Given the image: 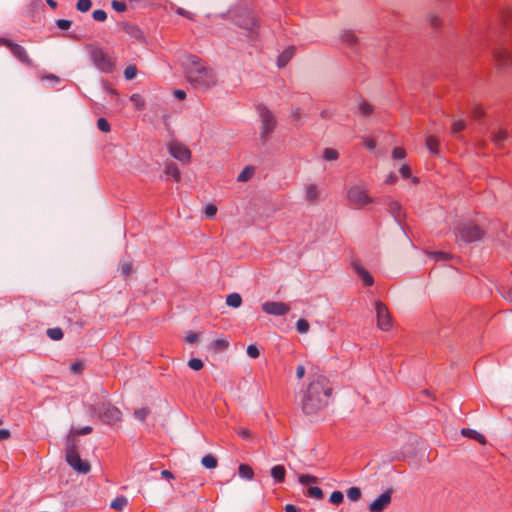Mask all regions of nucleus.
Here are the masks:
<instances>
[{
  "label": "nucleus",
  "instance_id": "nucleus-1",
  "mask_svg": "<svg viewBox=\"0 0 512 512\" xmlns=\"http://www.w3.org/2000/svg\"><path fill=\"white\" fill-rule=\"evenodd\" d=\"M332 393L329 380L323 375H317L310 381L302 397V410L305 414H315L328 404Z\"/></svg>",
  "mask_w": 512,
  "mask_h": 512
},
{
  "label": "nucleus",
  "instance_id": "nucleus-2",
  "mask_svg": "<svg viewBox=\"0 0 512 512\" xmlns=\"http://www.w3.org/2000/svg\"><path fill=\"white\" fill-rule=\"evenodd\" d=\"M185 74L189 84L199 91H207L218 84L215 69L195 55L187 58Z\"/></svg>",
  "mask_w": 512,
  "mask_h": 512
},
{
  "label": "nucleus",
  "instance_id": "nucleus-3",
  "mask_svg": "<svg viewBox=\"0 0 512 512\" xmlns=\"http://www.w3.org/2000/svg\"><path fill=\"white\" fill-rule=\"evenodd\" d=\"M67 463L78 473L87 474L90 471V465L82 461L77 450L75 439L68 437L65 449Z\"/></svg>",
  "mask_w": 512,
  "mask_h": 512
},
{
  "label": "nucleus",
  "instance_id": "nucleus-4",
  "mask_svg": "<svg viewBox=\"0 0 512 512\" xmlns=\"http://www.w3.org/2000/svg\"><path fill=\"white\" fill-rule=\"evenodd\" d=\"M234 23L247 32V37L256 39L259 33V20L253 12L238 13L234 16Z\"/></svg>",
  "mask_w": 512,
  "mask_h": 512
},
{
  "label": "nucleus",
  "instance_id": "nucleus-5",
  "mask_svg": "<svg viewBox=\"0 0 512 512\" xmlns=\"http://www.w3.org/2000/svg\"><path fill=\"white\" fill-rule=\"evenodd\" d=\"M347 199L354 208L361 209L368 204L373 203V198L368 195L364 184H355L347 191Z\"/></svg>",
  "mask_w": 512,
  "mask_h": 512
},
{
  "label": "nucleus",
  "instance_id": "nucleus-6",
  "mask_svg": "<svg viewBox=\"0 0 512 512\" xmlns=\"http://www.w3.org/2000/svg\"><path fill=\"white\" fill-rule=\"evenodd\" d=\"M93 411L98 414L99 419L107 425H115L122 420V412L110 403L96 404Z\"/></svg>",
  "mask_w": 512,
  "mask_h": 512
},
{
  "label": "nucleus",
  "instance_id": "nucleus-7",
  "mask_svg": "<svg viewBox=\"0 0 512 512\" xmlns=\"http://www.w3.org/2000/svg\"><path fill=\"white\" fill-rule=\"evenodd\" d=\"M483 234L484 233L479 226L471 223H464L457 229L456 238L465 243H470L481 240Z\"/></svg>",
  "mask_w": 512,
  "mask_h": 512
},
{
  "label": "nucleus",
  "instance_id": "nucleus-8",
  "mask_svg": "<svg viewBox=\"0 0 512 512\" xmlns=\"http://www.w3.org/2000/svg\"><path fill=\"white\" fill-rule=\"evenodd\" d=\"M0 44L8 47L13 56L26 66L32 67L34 65L32 59L29 57L26 49L7 38H0Z\"/></svg>",
  "mask_w": 512,
  "mask_h": 512
},
{
  "label": "nucleus",
  "instance_id": "nucleus-9",
  "mask_svg": "<svg viewBox=\"0 0 512 512\" xmlns=\"http://www.w3.org/2000/svg\"><path fill=\"white\" fill-rule=\"evenodd\" d=\"M260 117H261V139L263 141H267L269 135L274 131L276 127V119L272 112L265 107H261L260 109Z\"/></svg>",
  "mask_w": 512,
  "mask_h": 512
},
{
  "label": "nucleus",
  "instance_id": "nucleus-10",
  "mask_svg": "<svg viewBox=\"0 0 512 512\" xmlns=\"http://www.w3.org/2000/svg\"><path fill=\"white\" fill-rule=\"evenodd\" d=\"M90 56L93 63L96 65L98 69L102 72H111L114 67V63L108 57V55L104 52L103 49L94 47L90 51Z\"/></svg>",
  "mask_w": 512,
  "mask_h": 512
},
{
  "label": "nucleus",
  "instance_id": "nucleus-11",
  "mask_svg": "<svg viewBox=\"0 0 512 512\" xmlns=\"http://www.w3.org/2000/svg\"><path fill=\"white\" fill-rule=\"evenodd\" d=\"M375 310L378 328L382 331L390 330L392 327V318L387 306L383 302L377 301L375 303Z\"/></svg>",
  "mask_w": 512,
  "mask_h": 512
},
{
  "label": "nucleus",
  "instance_id": "nucleus-12",
  "mask_svg": "<svg viewBox=\"0 0 512 512\" xmlns=\"http://www.w3.org/2000/svg\"><path fill=\"white\" fill-rule=\"evenodd\" d=\"M493 58L500 68L512 69V48L499 46L493 50Z\"/></svg>",
  "mask_w": 512,
  "mask_h": 512
},
{
  "label": "nucleus",
  "instance_id": "nucleus-13",
  "mask_svg": "<svg viewBox=\"0 0 512 512\" xmlns=\"http://www.w3.org/2000/svg\"><path fill=\"white\" fill-rule=\"evenodd\" d=\"M169 153L181 162H189L191 159V151L189 148L178 141H171L168 145Z\"/></svg>",
  "mask_w": 512,
  "mask_h": 512
},
{
  "label": "nucleus",
  "instance_id": "nucleus-14",
  "mask_svg": "<svg viewBox=\"0 0 512 512\" xmlns=\"http://www.w3.org/2000/svg\"><path fill=\"white\" fill-rule=\"evenodd\" d=\"M262 310L273 316H284L290 311V306L284 302L267 301L262 304Z\"/></svg>",
  "mask_w": 512,
  "mask_h": 512
},
{
  "label": "nucleus",
  "instance_id": "nucleus-15",
  "mask_svg": "<svg viewBox=\"0 0 512 512\" xmlns=\"http://www.w3.org/2000/svg\"><path fill=\"white\" fill-rule=\"evenodd\" d=\"M391 490H387L376 498L370 505V512H382L391 503Z\"/></svg>",
  "mask_w": 512,
  "mask_h": 512
},
{
  "label": "nucleus",
  "instance_id": "nucleus-16",
  "mask_svg": "<svg viewBox=\"0 0 512 512\" xmlns=\"http://www.w3.org/2000/svg\"><path fill=\"white\" fill-rule=\"evenodd\" d=\"M320 188L315 183H310L305 186V199L309 203H317L320 198Z\"/></svg>",
  "mask_w": 512,
  "mask_h": 512
},
{
  "label": "nucleus",
  "instance_id": "nucleus-17",
  "mask_svg": "<svg viewBox=\"0 0 512 512\" xmlns=\"http://www.w3.org/2000/svg\"><path fill=\"white\" fill-rule=\"evenodd\" d=\"M353 268H354L355 272L359 275V277L362 279L364 285H366V286L373 285V283H374L373 277L359 263H357V262L353 263Z\"/></svg>",
  "mask_w": 512,
  "mask_h": 512
},
{
  "label": "nucleus",
  "instance_id": "nucleus-18",
  "mask_svg": "<svg viewBox=\"0 0 512 512\" xmlns=\"http://www.w3.org/2000/svg\"><path fill=\"white\" fill-rule=\"evenodd\" d=\"M388 210L394 219L400 224L403 217L401 205L398 202L391 200L388 203Z\"/></svg>",
  "mask_w": 512,
  "mask_h": 512
},
{
  "label": "nucleus",
  "instance_id": "nucleus-19",
  "mask_svg": "<svg viewBox=\"0 0 512 512\" xmlns=\"http://www.w3.org/2000/svg\"><path fill=\"white\" fill-rule=\"evenodd\" d=\"M295 52L294 47H289L286 50H284L277 59V65L278 67L282 68L287 65V63L292 59Z\"/></svg>",
  "mask_w": 512,
  "mask_h": 512
},
{
  "label": "nucleus",
  "instance_id": "nucleus-20",
  "mask_svg": "<svg viewBox=\"0 0 512 512\" xmlns=\"http://www.w3.org/2000/svg\"><path fill=\"white\" fill-rule=\"evenodd\" d=\"M341 42L346 46L353 48L357 44V37L350 30H345L340 35Z\"/></svg>",
  "mask_w": 512,
  "mask_h": 512
},
{
  "label": "nucleus",
  "instance_id": "nucleus-21",
  "mask_svg": "<svg viewBox=\"0 0 512 512\" xmlns=\"http://www.w3.org/2000/svg\"><path fill=\"white\" fill-rule=\"evenodd\" d=\"M271 476L276 483H283L285 481L286 470L283 465H275L271 468Z\"/></svg>",
  "mask_w": 512,
  "mask_h": 512
},
{
  "label": "nucleus",
  "instance_id": "nucleus-22",
  "mask_svg": "<svg viewBox=\"0 0 512 512\" xmlns=\"http://www.w3.org/2000/svg\"><path fill=\"white\" fill-rule=\"evenodd\" d=\"M124 31L131 37L135 38L136 40H142L143 39V32L142 30L135 24L132 23H126L124 25Z\"/></svg>",
  "mask_w": 512,
  "mask_h": 512
},
{
  "label": "nucleus",
  "instance_id": "nucleus-23",
  "mask_svg": "<svg viewBox=\"0 0 512 512\" xmlns=\"http://www.w3.org/2000/svg\"><path fill=\"white\" fill-rule=\"evenodd\" d=\"M165 174L168 177H171L174 181H180L181 179V174L178 169V166L173 162H170L165 166Z\"/></svg>",
  "mask_w": 512,
  "mask_h": 512
},
{
  "label": "nucleus",
  "instance_id": "nucleus-24",
  "mask_svg": "<svg viewBox=\"0 0 512 512\" xmlns=\"http://www.w3.org/2000/svg\"><path fill=\"white\" fill-rule=\"evenodd\" d=\"M461 434L463 436H466V437H469L471 439H474V440H476V441H478L479 443H482V444H484L486 442L485 437L481 433H479V432H477L476 430H473V429L463 428L461 430Z\"/></svg>",
  "mask_w": 512,
  "mask_h": 512
},
{
  "label": "nucleus",
  "instance_id": "nucleus-25",
  "mask_svg": "<svg viewBox=\"0 0 512 512\" xmlns=\"http://www.w3.org/2000/svg\"><path fill=\"white\" fill-rule=\"evenodd\" d=\"M509 139H510V137H509L507 131L503 130V129H499L496 133H494L493 138H492L494 144L498 147H502L503 143Z\"/></svg>",
  "mask_w": 512,
  "mask_h": 512
},
{
  "label": "nucleus",
  "instance_id": "nucleus-26",
  "mask_svg": "<svg viewBox=\"0 0 512 512\" xmlns=\"http://www.w3.org/2000/svg\"><path fill=\"white\" fill-rule=\"evenodd\" d=\"M226 304L233 308H238L242 304V297L238 293H231L226 297Z\"/></svg>",
  "mask_w": 512,
  "mask_h": 512
},
{
  "label": "nucleus",
  "instance_id": "nucleus-27",
  "mask_svg": "<svg viewBox=\"0 0 512 512\" xmlns=\"http://www.w3.org/2000/svg\"><path fill=\"white\" fill-rule=\"evenodd\" d=\"M426 147L428 150L433 153L437 154L439 152V141L435 136H428L426 138Z\"/></svg>",
  "mask_w": 512,
  "mask_h": 512
},
{
  "label": "nucleus",
  "instance_id": "nucleus-28",
  "mask_svg": "<svg viewBox=\"0 0 512 512\" xmlns=\"http://www.w3.org/2000/svg\"><path fill=\"white\" fill-rule=\"evenodd\" d=\"M128 500L125 496L116 497L110 504V507L114 510L121 511L127 505Z\"/></svg>",
  "mask_w": 512,
  "mask_h": 512
},
{
  "label": "nucleus",
  "instance_id": "nucleus-29",
  "mask_svg": "<svg viewBox=\"0 0 512 512\" xmlns=\"http://www.w3.org/2000/svg\"><path fill=\"white\" fill-rule=\"evenodd\" d=\"M202 465L208 469H214L217 467V459L211 454L205 455L201 460Z\"/></svg>",
  "mask_w": 512,
  "mask_h": 512
},
{
  "label": "nucleus",
  "instance_id": "nucleus-30",
  "mask_svg": "<svg viewBox=\"0 0 512 512\" xmlns=\"http://www.w3.org/2000/svg\"><path fill=\"white\" fill-rule=\"evenodd\" d=\"M238 471H239V475H240V477H242V478H244V479H248V480H250V479H252V478H253V475H254L253 470H252V468H251L249 465H247V464H241V465L239 466Z\"/></svg>",
  "mask_w": 512,
  "mask_h": 512
},
{
  "label": "nucleus",
  "instance_id": "nucleus-31",
  "mask_svg": "<svg viewBox=\"0 0 512 512\" xmlns=\"http://www.w3.org/2000/svg\"><path fill=\"white\" fill-rule=\"evenodd\" d=\"M306 496L321 500L323 499L324 494L321 488L317 486H312L307 489Z\"/></svg>",
  "mask_w": 512,
  "mask_h": 512
},
{
  "label": "nucleus",
  "instance_id": "nucleus-32",
  "mask_svg": "<svg viewBox=\"0 0 512 512\" xmlns=\"http://www.w3.org/2000/svg\"><path fill=\"white\" fill-rule=\"evenodd\" d=\"M253 174H254V168L247 166L238 175L237 181L238 182H246L253 176Z\"/></svg>",
  "mask_w": 512,
  "mask_h": 512
},
{
  "label": "nucleus",
  "instance_id": "nucleus-33",
  "mask_svg": "<svg viewBox=\"0 0 512 512\" xmlns=\"http://www.w3.org/2000/svg\"><path fill=\"white\" fill-rule=\"evenodd\" d=\"M339 158V153L336 149L325 148L323 151V159L326 161H335Z\"/></svg>",
  "mask_w": 512,
  "mask_h": 512
},
{
  "label": "nucleus",
  "instance_id": "nucleus-34",
  "mask_svg": "<svg viewBox=\"0 0 512 512\" xmlns=\"http://www.w3.org/2000/svg\"><path fill=\"white\" fill-rule=\"evenodd\" d=\"M47 335L50 339L55 341L61 340L64 336L62 329L59 327L49 328L47 330Z\"/></svg>",
  "mask_w": 512,
  "mask_h": 512
},
{
  "label": "nucleus",
  "instance_id": "nucleus-35",
  "mask_svg": "<svg viewBox=\"0 0 512 512\" xmlns=\"http://www.w3.org/2000/svg\"><path fill=\"white\" fill-rule=\"evenodd\" d=\"M361 495H362L361 490L358 487H350L347 490V497L351 501H358L361 498Z\"/></svg>",
  "mask_w": 512,
  "mask_h": 512
},
{
  "label": "nucleus",
  "instance_id": "nucleus-36",
  "mask_svg": "<svg viewBox=\"0 0 512 512\" xmlns=\"http://www.w3.org/2000/svg\"><path fill=\"white\" fill-rule=\"evenodd\" d=\"M229 342L225 339H217L212 342V348L215 351H224L228 348Z\"/></svg>",
  "mask_w": 512,
  "mask_h": 512
},
{
  "label": "nucleus",
  "instance_id": "nucleus-37",
  "mask_svg": "<svg viewBox=\"0 0 512 512\" xmlns=\"http://www.w3.org/2000/svg\"><path fill=\"white\" fill-rule=\"evenodd\" d=\"M298 480L302 485H308L310 483H313V484L318 483V478L316 476L309 475V474L300 475Z\"/></svg>",
  "mask_w": 512,
  "mask_h": 512
},
{
  "label": "nucleus",
  "instance_id": "nucleus-38",
  "mask_svg": "<svg viewBox=\"0 0 512 512\" xmlns=\"http://www.w3.org/2000/svg\"><path fill=\"white\" fill-rule=\"evenodd\" d=\"M359 112L363 115V116H369L372 114L373 112V107L367 103L366 101H362L360 104H359Z\"/></svg>",
  "mask_w": 512,
  "mask_h": 512
},
{
  "label": "nucleus",
  "instance_id": "nucleus-39",
  "mask_svg": "<svg viewBox=\"0 0 512 512\" xmlns=\"http://www.w3.org/2000/svg\"><path fill=\"white\" fill-rule=\"evenodd\" d=\"M309 323L305 319H299L296 323V329L299 333L304 334L309 330Z\"/></svg>",
  "mask_w": 512,
  "mask_h": 512
},
{
  "label": "nucleus",
  "instance_id": "nucleus-40",
  "mask_svg": "<svg viewBox=\"0 0 512 512\" xmlns=\"http://www.w3.org/2000/svg\"><path fill=\"white\" fill-rule=\"evenodd\" d=\"M344 495L341 491H334L330 495L329 501L334 505H339L343 502Z\"/></svg>",
  "mask_w": 512,
  "mask_h": 512
},
{
  "label": "nucleus",
  "instance_id": "nucleus-41",
  "mask_svg": "<svg viewBox=\"0 0 512 512\" xmlns=\"http://www.w3.org/2000/svg\"><path fill=\"white\" fill-rule=\"evenodd\" d=\"M91 5H92L91 0H78V2L76 4V8L80 12H87L90 10Z\"/></svg>",
  "mask_w": 512,
  "mask_h": 512
},
{
  "label": "nucleus",
  "instance_id": "nucleus-42",
  "mask_svg": "<svg viewBox=\"0 0 512 512\" xmlns=\"http://www.w3.org/2000/svg\"><path fill=\"white\" fill-rule=\"evenodd\" d=\"M430 257L435 261H446L450 259V255L448 253L441 251L431 252Z\"/></svg>",
  "mask_w": 512,
  "mask_h": 512
},
{
  "label": "nucleus",
  "instance_id": "nucleus-43",
  "mask_svg": "<svg viewBox=\"0 0 512 512\" xmlns=\"http://www.w3.org/2000/svg\"><path fill=\"white\" fill-rule=\"evenodd\" d=\"M203 361L199 358H191L188 361V366L195 371H198L203 368Z\"/></svg>",
  "mask_w": 512,
  "mask_h": 512
},
{
  "label": "nucleus",
  "instance_id": "nucleus-44",
  "mask_svg": "<svg viewBox=\"0 0 512 512\" xmlns=\"http://www.w3.org/2000/svg\"><path fill=\"white\" fill-rule=\"evenodd\" d=\"M136 74H137V68L134 65H130V66L126 67V69L124 70V77L127 80L134 79Z\"/></svg>",
  "mask_w": 512,
  "mask_h": 512
},
{
  "label": "nucleus",
  "instance_id": "nucleus-45",
  "mask_svg": "<svg viewBox=\"0 0 512 512\" xmlns=\"http://www.w3.org/2000/svg\"><path fill=\"white\" fill-rule=\"evenodd\" d=\"M92 17L95 21L103 22L107 18V13L102 9H97L93 11Z\"/></svg>",
  "mask_w": 512,
  "mask_h": 512
},
{
  "label": "nucleus",
  "instance_id": "nucleus-46",
  "mask_svg": "<svg viewBox=\"0 0 512 512\" xmlns=\"http://www.w3.org/2000/svg\"><path fill=\"white\" fill-rule=\"evenodd\" d=\"M97 127L99 130L106 133L111 129L109 122L105 118H99L97 120Z\"/></svg>",
  "mask_w": 512,
  "mask_h": 512
},
{
  "label": "nucleus",
  "instance_id": "nucleus-47",
  "mask_svg": "<svg viewBox=\"0 0 512 512\" xmlns=\"http://www.w3.org/2000/svg\"><path fill=\"white\" fill-rule=\"evenodd\" d=\"M247 355L250 357V358H253V359H256L259 357L260 355V351L258 349V347L255 345V344H250L248 347H247Z\"/></svg>",
  "mask_w": 512,
  "mask_h": 512
},
{
  "label": "nucleus",
  "instance_id": "nucleus-48",
  "mask_svg": "<svg viewBox=\"0 0 512 512\" xmlns=\"http://www.w3.org/2000/svg\"><path fill=\"white\" fill-rule=\"evenodd\" d=\"M465 128V122L462 120H457L452 124V133L453 135H457Z\"/></svg>",
  "mask_w": 512,
  "mask_h": 512
},
{
  "label": "nucleus",
  "instance_id": "nucleus-49",
  "mask_svg": "<svg viewBox=\"0 0 512 512\" xmlns=\"http://www.w3.org/2000/svg\"><path fill=\"white\" fill-rule=\"evenodd\" d=\"M112 8L117 11V12H125L126 9H127V5L125 2L123 1H117V0H113L112 3Z\"/></svg>",
  "mask_w": 512,
  "mask_h": 512
},
{
  "label": "nucleus",
  "instance_id": "nucleus-50",
  "mask_svg": "<svg viewBox=\"0 0 512 512\" xmlns=\"http://www.w3.org/2000/svg\"><path fill=\"white\" fill-rule=\"evenodd\" d=\"M148 414L149 410L147 408H140L134 412V416L140 421H144Z\"/></svg>",
  "mask_w": 512,
  "mask_h": 512
},
{
  "label": "nucleus",
  "instance_id": "nucleus-51",
  "mask_svg": "<svg viewBox=\"0 0 512 512\" xmlns=\"http://www.w3.org/2000/svg\"><path fill=\"white\" fill-rule=\"evenodd\" d=\"M405 156H406V152H405V150H404L403 148H401V147H396V148H394V149H393V151H392V157H393L394 159H397V160H398V159H403V158H405Z\"/></svg>",
  "mask_w": 512,
  "mask_h": 512
},
{
  "label": "nucleus",
  "instance_id": "nucleus-52",
  "mask_svg": "<svg viewBox=\"0 0 512 512\" xmlns=\"http://www.w3.org/2000/svg\"><path fill=\"white\" fill-rule=\"evenodd\" d=\"M205 215L208 217V218H212L216 215L217 213V207L214 205V204H209L205 207Z\"/></svg>",
  "mask_w": 512,
  "mask_h": 512
},
{
  "label": "nucleus",
  "instance_id": "nucleus-53",
  "mask_svg": "<svg viewBox=\"0 0 512 512\" xmlns=\"http://www.w3.org/2000/svg\"><path fill=\"white\" fill-rule=\"evenodd\" d=\"M56 24L57 27L60 28L61 30H67L71 27L72 21L67 19H59L57 20Z\"/></svg>",
  "mask_w": 512,
  "mask_h": 512
},
{
  "label": "nucleus",
  "instance_id": "nucleus-54",
  "mask_svg": "<svg viewBox=\"0 0 512 512\" xmlns=\"http://www.w3.org/2000/svg\"><path fill=\"white\" fill-rule=\"evenodd\" d=\"M363 144L368 150H374L376 147V141L373 138L365 137L363 139Z\"/></svg>",
  "mask_w": 512,
  "mask_h": 512
},
{
  "label": "nucleus",
  "instance_id": "nucleus-55",
  "mask_svg": "<svg viewBox=\"0 0 512 512\" xmlns=\"http://www.w3.org/2000/svg\"><path fill=\"white\" fill-rule=\"evenodd\" d=\"M399 172H400V175L404 178V179H408L411 177V169L408 165L404 164L401 166V168L399 169Z\"/></svg>",
  "mask_w": 512,
  "mask_h": 512
},
{
  "label": "nucleus",
  "instance_id": "nucleus-56",
  "mask_svg": "<svg viewBox=\"0 0 512 512\" xmlns=\"http://www.w3.org/2000/svg\"><path fill=\"white\" fill-rule=\"evenodd\" d=\"M130 100L134 102L139 109H142L144 106V101L142 97L139 94H133L130 97Z\"/></svg>",
  "mask_w": 512,
  "mask_h": 512
},
{
  "label": "nucleus",
  "instance_id": "nucleus-57",
  "mask_svg": "<svg viewBox=\"0 0 512 512\" xmlns=\"http://www.w3.org/2000/svg\"><path fill=\"white\" fill-rule=\"evenodd\" d=\"M70 368H71L72 373L78 374L83 371L84 364L82 362H74L71 364Z\"/></svg>",
  "mask_w": 512,
  "mask_h": 512
},
{
  "label": "nucleus",
  "instance_id": "nucleus-58",
  "mask_svg": "<svg viewBox=\"0 0 512 512\" xmlns=\"http://www.w3.org/2000/svg\"><path fill=\"white\" fill-rule=\"evenodd\" d=\"M238 435L242 438V439H245V440H249L251 439V436H252V433L249 429L247 428H239L238 430Z\"/></svg>",
  "mask_w": 512,
  "mask_h": 512
},
{
  "label": "nucleus",
  "instance_id": "nucleus-59",
  "mask_svg": "<svg viewBox=\"0 0 512 512\" xmlns=\"http://www.w3.org/2000/svg\"><path fill=\"white\" fill-rule=\"evenodd\" d=\"M121 272L124 276H129L132 272V264L131 263H123L121 265Z\"/></svg>",
  "mask_w": 512,
  "mask_h": 512
},
{
  "label": "nucleus",
  "instance_id": "nucleus-60",
  "mask_svg": "<svg viewBox=\"0 0 512 512\" xmlns=\"http://www.w3.org/2000/svg\"><path fill=\"white\" fill-rule=\"evenodd\" d=\"M91 432H92L91 426H85V427H82V428L74 431V433L77 435H87V434H90Z\"/></svg>",
  "mask_w": 512,
  "mask_h": 512
},
{
  "label": "nucleus",
  "instance_id": "nucleus-61",
  "mask_svg": "<svg viewBox=\"0 0 512 512\" xmlns=\"http://www.w3.org/2000/svg\"><path fill=\"white\" fill-rule=\"evenodd\" d=\"M176 13H177V14H179V15H181V16H184V17H186V18H188V19H191V20L193 19V14H192V13H190V12H188V11H186L185 9H183V8H181V7H179V8L176 10Z\"/></svg>",
  "mask_w": 512,
  "mask_h": 512
},
{
  "label": "nucleus",
  "instance_id": "nucleus-62",
  "mask_svg": "<svg viewBox=\"0 0 512 512\" xmlns=\"http://www.w3.org/2000/svg\"><path fill=\"white\" fill-rule=\"evenodd\" d=\"M397 180H398L397 175H396V174H394V173H390V174L387 176V178H386V180H385V183H386V184H394V183H396V182H397Z\"/></svg>",
  "mask_w": 512,
  "mask_h": 512
},
{
  "label": "nucleus",
  "instance_id": "nucleus-63",
  "mask_svg": "<svg viewBox=\"0 0 512 512\" xmlns=\"http://www.w3.org/2000/svg\"><path fill=\"white\" fill-rule=\"evenodd\" d=\"M173 94L178 100H183L186 97L185 91L180 89L174 90Z\"/></svg>",
  "mask_w": 512,
  "mask_h": 512
},
{
  "label": "nucleus",
  "instance_id": "nucleus-64",
  "mask_svg": "<svg viewBox=\"0 0 512 512\" xmlns=\"http://www.w3.org/2000/svg\"><path fill=\"white\" fill-rule=\"evenodd\" d=\"M305 375V367L303 365H298L296 369V376L298 379H302Z\"/></svg>",
  "mask_w": 512,
  "mask_h": 512
}]
</instances>
